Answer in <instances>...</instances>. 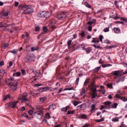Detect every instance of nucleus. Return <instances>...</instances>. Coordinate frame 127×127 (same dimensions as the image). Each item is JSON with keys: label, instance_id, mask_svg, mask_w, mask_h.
Returning <instances> with one entry per match:
<instances>
[{"label": "nucleus", "instance_id": "obj_1", "mask_svg": "<svg viewBox=\"0 0 127 127\" xmlns=\"http://www.w3.org/2000/svg\"><path fill=\"white\" fill-rule=\"evenodd\" d=\"M123 71L121 70H116L112 72L111 74L113 75H115L114 77V79H116L120 77L122 75L127 74V70H126L124 72Z\"/></svg>", "mask_w": 127, "mask_h": 127}, {"label": "nucleus", "instance_id": "obj_2", "mask_svg": "<svg viewBox=\"0 0 127 127\" xmlns=\"http://www.w3.org/2000/svg\"><path fill=\"white\" fill-rule=\"evenodd\" d=\"M50 14L48 11L40 12L37 14V16L40 17L46 18L48 17L50 15Z\"/></svg>", "mask_w": 127, "mask_h": 127}, {"label": "nucleus", "instance_id": "obj_3", "mask_svg": "<svg viewBox=\"0 0 127 127\" xmlns=\"http://www.w3.org/2000/svg\"><path fill=\"white\" fill-rule=\"evenodd\" d=\"M28 94L27 93H24L22 95V97L19 98V99L21 101V102H26L28 101L29 99L27 97Z\"/></svg>", "mask_w": 127, "mask_h": 127}, {"label": "nucleus", "instance_id": "obj_4", "mask_svg": "<svg viewBox=\"0 0 127 127\" xmlns=\"http://www.w3.org/2000/svg\"><path fill=\"white\" fill-rule=\"evenodd\" d=\"M66 14L63 12H60L58 14L57 17L58 19H64L66 17Z\"/></svg>", "mask_w": 127, "mask_h": 127}, {"label": "nucleus", "instance_id": "obj_5", "mask_svg": "<svg viewBox=\"0 0 127 127\" xmlns=\"http://www.w3.org/2000/svg\"><path fill=\"white\" fill-rule=\"evenodd\" d=\"M34 115L35 116L38 118L41 119L43 116V112L42 110L39 111H37L34 113Z\"/></svg>", "mask_w": 127, "mask_h": 127}, {"label": "nucleus", "instance_id": "obj_6", "mask_svg": "<svg viewBox=\"0 0 127 127\" xmlns=\"http://www.w3.org/2000/svg\"><path fill=\"white\" fill-rule=\"evenodd\" d=\"M18 102V101L9 102L8 104V106L10 107L13 108H16L17 107L16 105Z\"/></svg>", "mask_w": 127, "mask_h": 127}, {"label": "nucleus", "instance_id": "obj_7", "mask_svg": "<svg viewBox=\"0 0 127 127\" xmlns=\"http://www.w3.org/2000/svg\"><path fill=\"white\" fill-rule=\"evenodd\" d=\"M29 6L28 5V6L27 7V8L23 12V14H29L30 13L33 11L32 8L31 7H29Z\"/></svg>", "mask_w": 127, "mask_h": 127}, {"label": "nucleus", "instance_id": "obj_8", "mask_svg": "<svg viewBox=\"0 0 127 127\" xmlns=\"http://www.w3.org/2000/svg\"><path fill=\"white\" fill-rule=\"evenodd\" d=\"M112 102H110L107 101L106 102H105L104 103V104L105 105V107L106 109H110L111 108V104Z\"/></svg>", "mask_w": 127, "mask_h": 127}, {"label": "nucleus", "instance_id": "obj_9", "mask_svg": "<svg viewBox=\"0 0 127 127\" xmlns=\"http://www.w3.org/2000/svg\"><path fill=\"white\" fill-rule=\"evenodd\" d=\"M50 89V87H41L39 89L38 91L39 92H42L46 91L47 90H49Z\"/></svg>", "mask_w": 127, "mask_h": 127}, {"label": "nucleus", "instance_id": "obj_10", "mask_svg": "<svg viewBox=\"0 0 127 127\" xmlns=\"http://www.w3.org/2000/svg\"><path fill=\"white\" fill-rule=\"evenodd\" d=\"M17 82H14L12 84L10 87L11 89V90L14 91L16 90L17 85Z\"/></svg>", "mask_w": 127, "mask_h": 127}, {"label": "nucleus", "instance_id": "obj_11", "mask_svg": "<svg viewBox=\"0 0 127 127\" xmlns=\"http://www.w3.org/2000/svg\"><path fill=\"white\" fill-rule=\"evenodd\" d=\"M125 78L126 77L124 76L120 77L117 80L116 83L117 84H118L121 82H123L124 81Z\"/></svg>", "mask_w": 127, "mask_h": 127}, {"label": "nucleus", "instance_id": "obj_12", "mask_svg": "<svg viewBox=\"0 0 127 127\" xmlns=\"http://www.w3.org/2000/svg\"><path fill=\"white\" fill-rule=\"evenodd\" d=\"M56 108V106L55 105H51L49 106L48 107V109L49 111H52L53 110Z\"/></svg>", "mask_w": 127, "mask_h": 127}, {"label": "nucleus", "instance_id": "obj_13", "mask_svg": "<svg viewBox=\"0 0 127 127\" xmlns=\"http://www.w3.org/2000/svg\"><path fill=\"white\" fill-rule=\"evenodd\" d=\"M28 6V5L24 4L23 5H19L18 8L20 10H22L23 9L26 8Z\"/></svg>", "mask_w": 127, "mask_h": 127}, {"label": "nucleus", "instance_id": "obj_14", "mask_svg": "<svg viewBox=\"0 0 127 127\" xmlns=\"http://www.w3.org/2000/svg\"><path fill=\"white\" fill-rule=\"evenodd\" d=\"M56 22L54 18L51 19L50 20L49 24L53 25L55 24Z\"/></svg>", "mask_w": 127, "mask_h": 127}, {"label": "nucleus", "instance_id": "obj_15", "mask_svg": "<svg viewBox=\"0 0 127 127\" xmlns=\"http://www.w3.org/2000/svg\"><path fill=\"white\" fill-rule=\"evenodd\" d=\"M18 50L17 49H14L12 50L9 51L8 52H11L14 55H15L18 53Z\"/></svg>", "mask_w": 127, "mask_h": 127}, {"label": "nucleus", "instance_id": "obj_16", "mask_svg": "<svg viewBox=\"0 0 127 127\" xmlns=\"http://www.w3.org/2000/svg\"><path fill=\"white\" fill-rule=\"evenodd\" d=\"M21 73L20 72L18 71L14 73L13 74V76H14L18 77L20 75Z\"/></svg>", "mask_w": 127, "mask_h": 127}, {"label": "nucleus", "instance_id": "obj_17", "mask_svg": "<svg viewBox=\"0 0 127 127\" xmlns=\"http://www.w3.org/2000/svg\"><path fill=\"white\" fill-rule=\"evenodd\" d=\"M70 108V107L67 106L65 107H64L61 109V110L64 112H66L67 110H68Z\"/></svg>", "mask_w": 127, "mask_h": 127}, {"label": "nucleus", "instance_id": "obj_18", "mask_svg": "<svg viewBox=\"0 0 127 127\" xmlns=\"http://www.w3.org/2000/svg\"><path fill=\"white\" fill-rule=\"evenodd\" d=\"M92 42L94 43H98L99 42V40L98 38H93V40L91 41Z\"/></svg>", "mask_w": 127, "mask_h": 127}, {"label": "nucleus", "instance_id": "obj_19", "mask_svg": "<svg viewBox=\"0 0 127 127\" xmlns=\"http://www.w3.org/2000/svg\"><path fill=\"white\" fill-rule=\"evenodd\" d=\"M112 65L110 64H102L101 66L103 68H105L106 67L111 66Z\"/></svg>", "mask_w": 127, "mask_h": 127}, {"label": "nucleus", "instance_id": "obj_20", "mask_svg": "<svg viewBox=\"0 0 127 127\" xmlns=\"http://www.w3.org/2000/svg\"><path fill=\"white\" fill-rule=\"evenodd\" d=\"M89 88L91 90L94 89L95 88V83L94 82H93L89 86Z\"/></svg>", "mask_w": 127, "mask_h": 127}, {"label": "nucleus", "instance_id": "obj_21", "mask_svg": "<svg viewBox=\"0 0 127 127\" xmlns=\"http://www.w3.org/2000/svg\"><path fill=\"white\" fill-rule=\"evenodd\" d=\"M118 103H114L113 104H111V108H116Z\"/></svg>", "mask_w": 127, "mask_h": 127}, {"label": "nucleus", "instance_id": "obj_22", "mask_svg": "<svg viewBox=\"0 0 127 127\" xmlns=\"http://www.w3.org/2000/svg\"><path fill=\"white\" fill-rule=\"evenodd\" d=\"M87 116V115H86L85 114H81L80 115V117L82 119H86L88 118Z\"/></svg>", "mask_w": 127, "mask_h": 127}, {"label": "nucleus", "instance_id": "obj_23", "mask_svg": "<svg viewBox=\"0 0 127 127\" xmlns=\"http://www.w3.org/2000/svg\"><path fill=\"white\" fill-rule=\"evenodd\" d=\"M72 102L73 104L75 106H76L77 105H78L79 103V102L75 100H73V101H72Z\"/></svg>", "mask_w": 127, "mask_h": 127}, {"label": "nucleus", "instance_id": "obj_24", "mask_svg": "<svg viewBox=\"0 0 127 127\" xmlns=\"http://www.w3.org/2000/svg\"><path fill=\"white\" fill-rule=\"evenodd\" d=\"M10 96L9 95H7L3 97V101L6 100L8 98H9Z\"/></svg>", "mask_w": 127, "mask_h": 127}, {"label": "nucleus", "instance_id": "obj_25", "mask_svg": "<svg viewBox=\"0 0 127 127\" xmlns=\"http://www.w3.org/2000/svg\"><path fill=\"white\" fill-rule=\"evenodd\" d=\"M83 49H85L86 51V52L87 53H90L92 50L89 48H86L83 47Z\"/></svg>", "mask_w": 127, "mask_h": 127}, {"label": "nucleus", "instance_id": "obj_26", "mask_svg": "<svg viewBox=\"0 0 127 127\" xmlns=\"http://www.w3.org/2000/svg\"><path fill=\"white\" fill-rule=\"evenodd\" d=\"M6 82L8 85H10L12 84V82H11L10 79H6Z\"/></svg>", "mask_w": 127, "mask_h": 127}, {"label": "nucleus", "instance_id": "obj_27", "mask_svg": "<svg viewBox=\"0 0 127 127\" xmlns=\"http://www.w3.org/2000/svg\"><path fill=\"white\" fill-rule=\"evenodd\" d=\"M114 29L115 32L116 33H119L120 32L119 29L118 28H115Z\"/></svg>", "mask_w": 127, "mask_h": 127}, {"label": "nucleus", "instance_id": "obj_28", "mask_svg": "<svg viewBox=\"0 0 127 127\" xmlns=\"http://www.w3.org/2000/svg\"><path fill=\"white\" fill-rule=\"evenodd\" d=\"M22 115L24 117H27V119L29 120H30V118L29 117L27 114L26 113H24L22 114Z\"/></svg>", "mask_w": 127, "mask_h": 127}, {"label": "nucleus", "instance_id": "obj_29", "mask_svg": "<svg viewBox=\"0 0 127 127\" xmlns=\"http://www.w3.org/2000/svg\"><path fill=\"white\" fill-rule=\"evenodd\" d=\"M8 45V44L7 43H5L4 44L3 46H2V47H3L4 49H5L7 48ZM1 50L2 51H3V50H2V49Z\"/></svg>", "mask_w": 127, "mask_h": 127}, {"label": "nucleus", "instance_id": "obj_30", "mask_svg": "<svg viewBox=\"0 0 127 127\" xmlns=\"http://www.w3.org/2000/svg\"><path fill=\"white\" fill-rule=\"evenodd\" d=\"M31 56H29L25 59V61L26 63L28 62L31 60Z\"/></svg>", "mask_w": 127, "mask_h": 127}, {"label": "nucleus", "instance_id": "obj_31", "mask_svg": "<svg viewBox=\"0 0 127 127\" xmlns=\"http://www.w3.org/2000/svg\"><path fill=\"white\" fill-rule=\"evenodd\" d=\"M30 94L34 96V95H37L38 94V93L36 92H35L33 91H31Z\"/></svg>", "mask_w": 127, "mask_h": 127}, {"label": "nucleus", "instance_id": "obj_32", "mask_svg": "<svg viewBox=\"0 0 127 127\" xmlns=\"http://www.w3.org/2000/svg\"><path fill=\"white\" fill-rule=\"evenodd\" d=\"M84 4L86 7L89 8H91V6L90 5V4L88 3V2H85Z\"/></svg>", "mask_w": 127, "mask_h": 127}, {"label": "nucleus", "instance_id": "obj_33", "mask_svg": "<svg viewBox=\"0 0 127 127\" xmlns=\"http://www.w3.org/2000/svg\"><path fill=\"white\" fill-rule=\"evenodd\" d=\"M46 98L45 97H42L40 98L39 99L40 102H43L45 100H46Z\"/></svg>", "mask_w": 127, "mask_h": 127}, {"label": "nucleus", "instance_id": "obj_34", "mask_svg": "<svg viewBox=\"0 0 127 127\" xmlns=\"http://www.w3.org/2000/svg\"><path fill=\"white\" fill-rule=\"evenodd\" d=\"M37 48L36 47H32L31 48V50L32 52H34L35 51L37 50Z\"/></svg>", "mask_w": 127, "mask_h": 127}, {"label": "nucleus", "instance_id": "obj_35", "mask_svg": "<svg viewBox=\"0 0 127 127\" xmlns=\"http://www.w3.org/2000/svg\"><path fill=\"white\" fill-rule=\"evenodd\" d=\"M5 73L4 70L2 69H0V76L2 77Z\"/></svg>", "mask_w": 127, "mask_h": 127}, {"label": "nucleus", "instance_id": "obj_36", "mask_svg": "<svg viewBox=\"0 0 127 127\" xmlns=\"http://www.w3.org/2000/svg\"><path fill=\"white\" fill-rule=\"evenodd\" d=\"M112 83H108L107 84V87L110 89L112 88Z\"/></svg>", "mask_w": 127, "mask_h": 127}, {"label": "nucleus", "instance_id": "obj_37", "mask_svg": "<svg viewBox=\"0 0 127 127\" xmlns=\"http://www.w3.org/2000/svg\"><path fill=\"white\" fill-rule=\"evenodd\" d=\"M100 66H99L95 68V69H93V70L95 71L96 72H98L100 69Z\"/></svg>", "mask_w": 127, "mask_h": 127}, {"label": "nucleus", "instance_id": "obj_38", "mask_svg": "<svg viewBox=\"0 0 127 127\" xmlns=\"http://www.w3.org/2000/svg\"><path fill=\"white\" fill-rule=\"evenodd\" d=\"M97 95V93H92V97L93 99L95 98Z\"/></svg>", "mask_w": 127, "mask_h": 127}, {"label": "nucleus", "instance_id": "obj_39", "mask_svg": "<svg viewBox=\"0 0 127 127\" xmlns=\"http://www.w3.org/2000/svg\"><path fill=\"white\" fill-rule=\"evenodd\" d=\"M75 110H72L71 111L69 110H68L67 114H73L75 112Z\"/></svg>", "mask_w": 127, "mask_h": 127}, {"label": "nucleus", "instance_id": "obj_40", "mask_svg": "<svg viewBox=\"0 0 127 127\" xmlns=\"http://www.w3.org/2000/svg\"><path fill=\"white\" fill-rule=\"evenodd\" d=\"M8 13L6 12L4 13L1 16V17L3 18H5V17H6L8 15Z\"/></svg>", "mask_w": 127, "mask_h": 127}, {"label": "nucleus", "instance_id": "obj_41", "mask_svg": "<svg viewBox=\"0 0 127 127\" xmlns=\"http://www.w3.org/2000/svg\"><path fill=\"white\" fill-rule=\"evenodd\" d=\"M45 117L47 119L50 118L51 117V116L48 113H47L45 114Z\"/></svg>", "mask_w": 127, "mask_h": 127}, {"label": "nucleus", "instance_id": "obj_42", "mask_svg": "<svg viewBox=\"0 0 127 127\" xmlns=\"http://www.w3.org/2000/svg\"><path fill=\"white\" fill-rule=\"evenodd\" d=\"M28 113L29 115H31L32 114L33 112L32 110H30L28 111Z\"/></svg>", "mask_w": 127, "mask_h": 127}, {"label": "nucleus", "instance_id": "obj_43", "mask_svg": "<svg viewBox=\"0 0 127 127\" xmlns=\"http://www.w3.org/2000/svg\"><path fill=\"white\" fill-rule=\"evenodd\" d=\"M95 104H93L91 106V111H92L94 110L95 108Z\"/></svg>", "mask_w": 127, "mask_h": 127}, {"label": "nucleus", "instance_id": "obj_44", "mask_svg": "<svg viewBox=\"0 0 127 127\" xmlns=\"http://www.w3.org/2000/svg\"><path fill=\"white\" fill-rule=\"evenodd\" d=\"M89 80L88 79H87L84 82V85L85 86L89 82Z\"/></svg>", "mask_w": 127, "mask_h": 127}, {"label": "nucleus", "instance_id": "obj_45", "mask_svg": "<svg viewBox=\"0 0 127 127\" xmlns=\"http://www.w3.org/2000/svg\"><path fill=\"white\" fill-rule=\"evenodd\" d=\"M91 91H92V93H96L97 90L95 88L94 89L92 90Z\"/></svg>", "mask_w": 127, "mask_h": 127}, {"label": "nucleus", "instance_id": "obj_46", "mask_svg": "<svg viewBox=\"0 0 127 127\" xmlns=\"http://www.w3.org/2000/svg\"><path fill=\"white\" fill-rule=\"evenodd\" d=\"M120 99L121 100L124 102H126L127 101V98H126L124 97H122Z\"/></svg>", "mask_w": 127, "mask_h": 127}, {"label": "nucleus", "instance_id": "obj_47", "mask_svg": "<svg viewBox=\"0 0 127 127\" xmlns=\"http://www.w3.org/2000/svg\"><path fill=\"white\" fill-rule=\"evenodd\" d=\"M112 120L113 122H116L118 121V119L117 117H115Z\"/></svg>", "mask_w": 127, "mask_h": 127}, {"label": "nucleus", "instance_id": "obj_48", "mask_svg": "<svg viewBox=\"0 0 127 127\" xmlns=\"http://www.w3.org/2000/svg\"><path fill=\"white\" fill-rule=\"evenodd\" d=\"M104 120L103 118H102L100 119L97 120L96 121L97 122H101L103 121Z\"/></svg>", "mask_w": 127, "mask_h": 127}, {"label": "nucleus", "instance_id": "obj_49", "mask_svg": "<svg viewBox=\"0 0 127 127\" xmlns=\"http://www.w3.org/2000/svg\"><path fill=\"white\" fill-rule=\"evenodd\" d=\"M103 36L102 35H99V40L100 41H101V42L102 41V39L103 38Z\"/></svg>", "mask_w": 127, "mask_h": 127}, {"label": "nucleus", "instance_id": "obj_50", "mask_svg": "<svg viewBox=\"0 0 127 127\" xmlns=\"http://www.w3.org/2000/svg\"><path fill=\"white\" fill-rule=\"evenodd\" d=\"M85 92L84 89L83 88L82 89L81 91V95H82L83 94H84Z\"/></svg>", "mask_w": 127, "mask_h": 127}, {"label": "nucleus", "instance_id": "obj_51", "mask_svg": "<svg viewBox=\"0 0 127 127\" xmlns=\"http://www.w3.org/2000/svg\"><path fill=\"white\" fill-rule=\"evenodd\" d=\"M21 72L23 75H25L26 74V72L24 70L22 69L21 70Z\"/></svg>", "mask_w": 127, "mask_h": 127}, {"label": "nucleus", "instance_id": "obj_52", "mask_svg": "<svg viewBox=\"0 0 127 127\" xmlns=\"http://www.w3.org/2000/svg\"><path fill=\"white\" fill-rule=\"evenodd\" d=\"M80 35L82 37H83L85 36V32L84 31L80 33Z\"/></svg>", "mask_w": 127, "mask_h": 127}, {"label": "nucleus", "instance_id": "obj_53", "mask_svg": "<svg viewBox=\"0 0 127 127\" xmlns=\"http://www.w3.org/2000/svg\"><path fill=\"white\" fill-rule=\"evenodd\" d=\"M103 31L105 32H108L109 31V28H105V29H104L103 30Z\"/></svg>", "mask_w": 127, "mask_h": 127}, {"label": "nucleus", "instance_id": "obj_54", "mask_svg": "<svg viewBox=\"0 0 127 127\" xmlns=\"http://www.w3.org/2000/svg\"><path fill=\"white\" fill-rule=\"evenodd\" d=\"M36 109L38 110L37 111H39L40 110H42L41 109L40 107L39 106H36Z\"/></svg>", "mask_w": 127, "mask_h": 127}, {"label": "nucleus", "instance_id": "obj_55", "mask_svg": "<svg viewBox=\"0 0 127 127\" xmlns=\"http://www.w3.org/2000/svg\"><path fill=\"white\" fill-rule=\"evenodd\" d=\"M115 97L116 98H117L119 99H121V98L122 97H121L118 94H117L115 95Z\"/></svg>", "mask_w": 127, "mask_h": 127}, {"label": "nucleus", "instance_id": "obj_56", "mask_svg": "<svg viewBox=\"0 0 127 127\" xmlns=\"http://www.w3.org/2000/svg\"><path fill=\"white\" fill-rule=\"evenodd\" d=\"M93 23V22L92 21H91L90 20H89V21L87 22V24L90 25H91Z\"/></svg>", "mask_w": 127, "mask_h": 127}, {"label": "nucleus", "instance_id": "obj_57", "mask_svg": "<svg viewBox=\"0 0 127 127\" xmlns=\"http://www.w3.org/2000/svg\"><path fill=\"white\" fill-rule=\"evenodd\" d=\"M43 30L45 33H46L48 30V29L46 27H45L43 28Z\"/></svg>", "mask_w": 127, "mask_h": 127}, {"label": "nucleus", "instance_id": "obj_58", "mask_svg": "<svg viewBox=\"0 0 127 127\" xmlns=\"http://www.w3.org/2000/svg\"><path fill=\"white\" fill-rule=\"evenodd\" d=\"M14 5L15 7H17L18 6L19 4V2H18L15 1L14 2Z\"/></svg>", "mask_w": 127, "mask_h": 127}, {"label": "nucleus", "instance_id": "obj_59", "mask_svg": "<svg viewBox=\"0 0 127 127\" xmlns=\"http://www.w3.org/2000/svg\"><path fill=\"white\" fill-rule=\"evenodd\" d=\"M72 42L71 40H70L67 42V44L68 46H70Z\"/></svg>", "mask_w": 127, "mask_h": 127}, {"label": "nucleus", "instance_id": "obj_60", "mask_svg": "<svg viewBox=\"0 0 127 127\" xmlns=\"http://www.w3.org/2000/svg\"><path fill=\"white\" fill-rule=\"evenodd\" d=\"M25 109V108L23 106L20 109V110L22 111H23Z\"/></svg>", "mask_w": 127, "mask_h": 127}, {"label": "nucleus", "instance_id": "obj_61", "mask_svg": "<svg viewBox=\"0 0 127 127\" xmlns=\"http://www.w3.org/2000/svg\"><path fill=\"white\" fill-rule=\"evenodd\" d=\"M103 62L104 61L101 59H100L99 61V64H102Z\"/></svg>", "mask_w": 127, "mask_h": 127}, {"label": "nucleus", "instance_id": "obj_62", "mask_svg": "<svg viewBox=\"0 0 127 127\" xmlns=\"http://www.w3.org/2000/svg\"><path fill=\"white\" fill-rule=\"evenodd\" d=\"M46 3L45 2H41L40 3V4L41 6L44 5L46 4Z\"/></svg>", "mask_w": 127, "mask_h": 127}, {"label": "nucleus", "instance_id": "obj_63", "mask_svg": "<svg viewBox=\"0 0 127 127\" xmlns=\"http://www.w3.org/2000/svg\"><path fill=\"white\" fill-rule=\"evenodd\" d=\"M39 29V28L38 27H37L35 28V31L36 32L38 31Z\"/></svg>", "mask_w": 127, "mask_h": 127}, {"label": "nucleus", "instance_id": "obj_64", "mask_svg": "<svg viewBox=\"0 0 127 127\" xmlns=\"http://www.w3.org/2000/svg\"><path fill=\"white\" fill-rule=\"evenodd\" d=\"M92 27L91 26H89L88 29V30L90 31L91 32L92 30Z\"/></svg>", "mask_w": 127, "mask_h": 127}]
</instances>
